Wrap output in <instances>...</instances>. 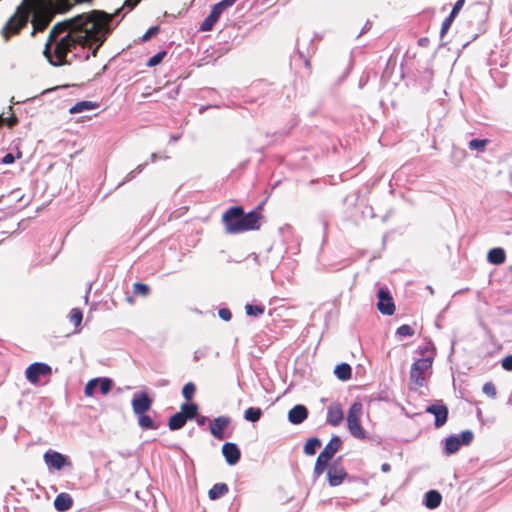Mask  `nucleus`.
Returning <instances> with one entry per match:
<instances>
[{
    "instance_id": "f257e3e1",
    "label": "nucleus",
    "mask_w": 512,
    "mask_h": 512,
    "mask_svg": "<svg viewBox=\"0 0 512 512\" xmlns=\"http://www.w3.org/2000/svg\"><path fill=\"white\" fill-rule=\"evenodd\" d=\"M112 16L104 11L93 10L90 14H80L62 22L56 23L50 30V40L58 33H65L67 28L73 27L81 41V47L90 48L94 42L102 45L106 39V26Z\"/></svg>"
},
{
    "instance_id": "f03ea898",
    "label": "nucleus",
    "mask_w": 512,
    "mask_h": 512,
    "mask_svg": "<svg viewBox=\"0 0 512 512\" xmlns=\"http://www.w3.org/2000/svg\"><path fill=\"white\" fill-rule=\"evenodd\" d=\"M262 204L256 209L245 213L241 206H232L222 214V222L229 234H238L246 231L259 230L263 215Z\"/></svg>"
},
{
    "instance_id": "7ed1b4c3",
    "label": "nucleus",
    "mask_w": 512,
    "mask_h": 512,
    "mask_svg": "<svg viewBox=\"0 0 512 512\" xmlns=\"http://www.w3.org/2000/svg\"><path fill=\"white\" fill-rule=\"evenodd\" d=\"M66 35L58 39L62 33H58L52 40H50V34L48 35L43 54L47 58L48 62L53 66H63L67 64V54L71 52L76 45L81 46V41L78 34L74 31L71 26L65 31Z\"/></svg>"
},
{
    "instance_id": "20e7f679",
    "label": "nucleus",
    "mask_w": 512,
    "mask_h": 512,
    "mask_svg": "<svg viewBox=\"0 0 512 512\" xmlns=\"http://www.w3.org/2000/svg\"><path fill=\"white\" fill-rule=\"evenodd\" d=\"M53 0H25V5L28 11V18L33 13L31 23L33 30L31 35L34 36L36 32L44 31L53 19Z\"/></svg>"
},
{
    "instance_id": "39448f33",
    "label": "nucleus",
    "mask_w": 512,
    "mask_h": 512,
    "mask_svg": "<svg viewBox=\"0 0 512 512\" xmlns=\"http://www.w3.org/2000/svg\"><path fill=\"white\" fill-rule=\"evenodd\" d=\"M28 23V11L25 5V0L17 7L15 13L8 19L1 34L3 38L8 41L11 36L19 34L20 31L26 27Z\"/></svg>"
},
{
    "instance_id": "423d86ee",
    "label": "nucleus",
    "mask_w": 512,
    "mask_h": 512,
    "mask_svg": "<svg viewBox=\"0 0 512 512\" xmlns=\"http://www.w3.org/2000/svg\"><path fill=\"white\" fill-rule=\"evenodd\" d=\"M342 441L338 436H333L325 445L324 449L318 455L313 474L317 478L321 476L328 467L330 461L334 458L335 454L341 449Z\"/></svg>"
},
{
    "instance_id": "0eeeda50",
    "label": "nucleus",
    "mask_w": 512,
    "mask_h": 512,
    "mask_svg": "<svg viewBox=\"0 0 512 512\" xmlns=\"http://www.w3.org/2000/svg\"><path fill=\"white\" fill-rule=\"evenodd\" d=\"M363 406L361 402H354L349 410L347 415V428L350 434L360 440H364L366 438V432L361 425L360 419L362 416Z\"/></svg>"
},
{
    "instance_id": "6e6552de",
    "label": "nucleus",
    "mask_w": 512,
    "mask_h": 512,
    "mask_svg": "<svg viewBox=\"0 0 512 512\" xmlns=\"http://www.w3.org/2000/svg\"><path fill=\"white\" fill-rule=\"evenodd\" d=\"M198 405L196 403H184L180 407V411L172 415L168 420L170 430H178L184 427L188 420H192L197 416Z\"/></svg>"
},
{
    "instance_id": "1a4fd4ad",
    "label": "nucleus",
    "mask_w": 512,
    "mask_h": 512,
    "mask_svg": "<svg viewBox=\"0 0 512 512\" xmlns=\"http://www.w3.org/2000/svg\"><path fill=\"white\" fill-rule=\"evenodd\" d=\"M433 356L429 355L418 359L410 369V380L416 387H422L425 383V373L431 369Z\"/></svg>"
},
{
    "instance_id": "9d476101",
    "label": "nucleus",
    "mask_w": 512,
    "mask_h": 512,
    "mask_svg": "<svg viewBox=\"0 0 512 512\" xmlns=\"http://www.w3.org/2000/svg\"><path fill=\"white\" fill-rule=\"evenodd\" d=\"M235 2L236 0H221L220 2L216 3L212 7L210 14L201 23L199 29L204 32L211 31L214 25L219 20L220 15L223 13V11L233 6Z\"/></svg>"
},
{
    "instance_id": "9b49d317",
    "label": "nucleus",
    "mask_w": 512,
    "mask_h": 512,
    "mask_svg": "<svg viewBox=\"0 0 512 512\" xmlns=\"http://www.w3.org/2000/svg\"><path fill=\"white\" fill-rule=\"evenodd\" d=\"M326 470L328 483L332 487L341 485L348 477V473L341 462V457L332 464H328Z\"/></svg>"
},
{
    "instance_id": "f8f14e48",
    "label": "nucleus",
    "mask_w": 512,
    "mask_h": 512,
    "mask_svg": "<svg viewBox=\"0 0 512 512\" xmlns=\"http://www.w3.org/2000/svg\"><path fill=\"white\" fill-rule=\"evenodd\" d=\"M51 374V367L40 362L29 365L25 371L26 378L31 384H37L41 376H50Z\"/></svg>"
},
{
    "instance_id": "ddd939ff",
    "label": "nucleus",
    "mask_w": 512,
    "mask_h": 512,
    "mask_svg": "<svg viewBox=\"0 0 512 512\" xmlns=\"http://www.w3.org/2000/svg\"><path fill=\"white\" fill-rule=\"evenodd\" d=\"M377 309L383 315H393L395 313V304L392 296L386 288H379L377 292Z\"/></svg>"
},
{
    "instance_id": "4468645a",
    "label": "nucleus",
    "mask_w": 512,
    "mask_h": 512,
    "mask_svg": "<svg viewBox=\"0 0 512 512\" xmlns=\"http://www.w3.org/2000/svg\"><path fill=\"white\" fill-rule=\"evenodd\" d=\"M131 405L133 413L137 416L143 413H147V411L151 409L152 399L146 392H141L134 395Z\"/></svg>"
},
{
    "instance_id": "2eb2a0df",
    "label": "nucleus",
    "mask_w": 512,
    "mask_h": 512,
    "mask_svg": "<svg viewBox=\"0 0 512 512\" xmlns=\"http://www.w3.org/2000/svg\"><path fill=\"white\" fill-rule=\"evenodd\" d=\"M44 462L55 470H61L64 466L70 465V461L66 456L57 451L49 450L43 455Z\"/></svg>"
},
{
    "instance_id": "dca6fc26",
    "label": "nucleus",
    "mask_w": 512,
    "mask_h": 512,
    "mask_svg": "<svg viewBox=\"0 0 512 512\" xmlns=\"http://www.w3.org/2000/svg\"><path fill=\"white\" fill-rule=\"evenodd\" d=\"M426 412L435 416L434 425L436 428L442 427L448 419V408L444 404H433L426 408Z\"/></svg>"
},
{
    "instance_id": "f3484780",
    "label": "nucleus",
    "mask_w": 512,
    "mask_h": 512,
    "mask_svg": "<svg viewBox=\"0 0 512 512\" xmlns=\"http://www.w3.org/2000/svg\"><path fill=\"white\" fill-rule=\"evenodd\" d=\"M230 424V418L226 416H219L215 418L210 424V433L218 440L224 439V429Z\"/></svg>"
},
{
    "instance_id": "a211bd4d",
    "label": "nucleus",
    "mask_w": 512,
    "mask_h": 512,
    "mask_svg": "<svg viewBox=\"0 0 512 512\" xmlns=\"http://www.w3.org/2000/svg\"><path fill=\"white\" fill-rule=\"evenodd\" d=\"M222 454L229 465H235L241 457L240 449L231 442H227L222 446Z\"/></svg>"
},
{
    "instance_id": "6ab92c4d",
    "label": "nucleus",
    "mask_w": 512,
    "mask_h": 512,
    "mask_svg": "<svg viewBox=\"0 0 512 512\" xmlns=\"http://www.w3.org/2000/svg\"><path fill=\"white\" fill-rule=\"evenodd\" d=\"M344 419L343 410L338 403H333L328 407L326 421L329 425L339 426Z\"/></svg>"
},
{
    "instance_id": "aec40b11",
    "label": "nucleus",
    "mask_w": 512,
    "mask_h": 512,
    "mask_svg": "<svg viewBox=\"0 0 512 512\" xmlns=\"http://www.w3.org/2000/svg\"><path fill=\"white\" fill-rule=\"evenodd\" d=\"M308 416V410L303 405L294 406L288 413V419L293 424L302 423Z\"/></svg>"
},
{
    "instance_id": "412c9836",
    "label": "nucleus",
    "mask_w": 512,
    "mask_h": 512,
    "mask_svg": "<svg viewBox=\"0 0 512 512\" xmlns=\"http://www.w3.org/2000/svg\"><path fill=\"white\" fill-rule=\"evenodd\" d=\"M73 505V499L68 493H60L54 500L55 509L59 512L69 510Z\"/></svg>"
},
{
    "instance_id": "4be33fe9",
    "label": "nucleus",
    "mask_w": 512,
    "mask_h": 512,
    "mask_svg": "<svg viewBox=\"0 0 512 512\" xmlns=\"http://www.w3.org/2000/svg\"><path fill=\"white\" fill-rule=\"evenodd\" d=\"M487 259L495 265L503 264L506 260V253L503 248H493L488 252Z\"/></svg>"
},
{
    "instance_id": "5701e85b",
    "label": "nucleus",
    "mask_w": 512,
    "mask_h": 512,
    "mask_svg": "<svg viewBox=\"0 0 512 512\" xmlns=\"http://www.w3.org/2000/svg\"><path fill=\"white\" fill-rule=\"evenodd\" d=\"M442 501V496L437 490H430L425 495V506L429 509L437 508Z\"/></svg>"
},
{
    "instance_id": "b1692460",
    "label": "nucleus",
    "mask_w": 512,
    "mask_h": 512,
    "mask_svg": "<svg viewBox=\"0 0 512 512\" xmlns=\"http://www.w3.org/2000/svg\"><path fill=\"white\" fill-rule=\"evenodd\" d=\"M229 492V487L225 483H216L208 492V496L211 500H216Z\"/></svg>"
},
{
    "instance_id": "393cba45",
    "label": "nucleus",
    "mask_w": 512,
    "mask_h": 512,
    "mask_svg": "<svg viewBox=\"0 0 512 512\" xmlns=\"http://www.w3.org/2000/svg\"><path fill=\"white\" fill-rule=\"evenodd\" d=\"M334 373L339 380L347 381L352 377V368L348 363H341L335 367Z\"/></svg>"
},
{
    "instance_id": "a878e982",
    "label": "nucleus",
    "mask_w": 512,
    "mask_h": 512,
    "mask_svg": "<svg viewBox=\"0 0 512 512\" xmlns=\"http://www.w3.org/2000/svg\"><path fill=\"white\" fill-rule=\"evenodd\" d=\"M461 446L460 439L457 435H451L446 438L444 451L447 455L456 453Z\"/></svg>"
},
{
    "instance_id": "bb28decb",
    "label": "nucleus",
    "mask_w": 512,
    "mask_h": 512,
    "mask_svg": "<svg viewBox=\"0 0 512 512\" xmlns=\"http://www.w3.org/2000/svg\"><path fill=\"white\" fill-rule=\"evenodd\" d=\"M138 424L142 429L148 430H155L158 429L159 425L154 422L151 416H149L147 413H143L140 415H137Z\"/></svg>"
},
{
    "instance_id": "cd10ccee",
    "label": "nucleus",
    "mask_w": 512,
    "mask_h": 512,
    "mask_svg": "<svg viewBox=\"0 0 512 512\" xmlns=\"http://www.w3.org/2000/svg\"><path fill=\"white\" fill-rule=\"evenodd\" d=\"M98 107V104L91 101H80L69 109L71 114L83 112L85 110H92Z\"/></svg>"
},
{
    "instance_id": "c85d7f7f",
    "label": "nucleus",
    "mask_w": 512,
    "mask_h": 512,
    "mask_svg": "<svg viewBox=\"0 0 512 512\" xmlns=\"http://www.w3.org/2000/svg\"><path fill=\"white\" fill-rule=\"evenodd\" d=\"M321 446L320 439L313 437L306 441L304 445V453L307 455H314L316 453V450Z\"/></svg>"
},
{
    "instance_id": "c756f323",
    "label": "nucleus",
    "mask_w": 512,
    "mask_h": 512,
    "mask_svg": "<svg viewBox=\"0 0 512 512\" xmlns=\"http://www.w3.org/2000/svg\"><path fill=\"white\" fill-rule=\"evenodd\" d=\"M262 410L256 407H249L245 413L244 418L249 422H257L262 416Z\"/></svg>"
},
{
    "instance_id": "7c9ffc66",
    "label": "nucleus",
    "mask_w": 512,
    "mask_h": 512,
    "mask_svg": "<svg viewBox=\"0 0 512 512\" xmlns=\"http://www.w3.org/2000/svg\"><path fill=\"white\" fill-rule=\"evenodd\" d=\"M69 319L76 328L79 327L83 319L82 311L79 308H73L70 312Z\"/></svg>"
},
{
    "instance_id": "2f4dec72",
    "label": "nucleus",
    "mask_w": 512,
    "mask_h": 512,
    "mask_svg": "<svg viewBox=\"0 0 512 512\" xmlns=\"http://www.w3.org/2000/svg\"><path fill=\"white\" fill-rule=\"evenodd\" d=\"M196 392V386L192 382L186 383L182 388V395L187 400L190 401Z\"/></svg>"
},
{
    "instance_id": "473e14b6",
    "label": "nucleus",
    "mask_w": 512,
    "mask_h": 512,
    "mask_svg": "<svg viewBox=\"0 0 512 512\" xmlns=\"http://www.w3.org/2000/svg\"><path fill=\"white\" fill-rule=\"evenodd\" d=\"M488 142V139H472L469 141L468 147L471 150L483 151Z\"/></svg>"
},
{
    "instance_id": "72a5a7b5",
    "label": "nucleus",
    "mask_w": 512,
    "mask_h": 512,
    "mask_svg": "<svg viewBox=\"0 0 512 512\" xmlns=\"http://www.w3.org/2000/svg\"><path fill=\"white\" fill-rule=\"evenodd\" d=\"M246 314L249 316H259L264 313L265 307L264 306H258V305H252V304H246L245 306Z\"/></svg>"
},
{
    "instance_id": "f704fd0d",
    "label": "nucleus",
    "mask_w": 512,
    "mask_h": 512,
    "mask_svg": "<svg viewBox=\"0 0 512 512\" xmlns=\"http://www.w3.org/2000/svg\"><path fill=\"white\" fill-rule=\"evenodd\" d=\"M133 291L135 294L146 297L150 293V288L147 284L136 282L133 285Z\"/></svg>"
},
{
    "instance_id": "c9c22d12",
    "label": "nucleus",
    "mask_w": 512,
    "mask_h": 512,
    "mask_svg": "<svg viewBox=\"0 0 512 512\" xmlns=\"http://www.w3.org/2000/svg\"><path fill=\"white\" fill-rule=\"evenodd\" d=\"M98 384L100 385L101 393L106 395L110 392L113 382L110 378H102L98 379Z\"/></svg>"
},
{
    "instance_id": "e433bc0d",
    "label": "nucleus",
    "mask_w": 512,
    "mask_h": 512,
    "mask_svg": "<svg viewBox=\"0 0 512 512\" xmlns=\"http://www.w3.org/2000/svg\"><path fill=\"white\" fill-rule=\"evenodd\" d=\"M396 333H397V335H399L401 337H407V336H413L415 334V331L410 325L403 324L397 328Z\"/></svg>"
},
{
    "instance_id": "4c0bfd02",
    "label": "nucleus",
    "mask_w": 512,
    "mask_h": 512,
    "mask_svg": "<svg viewBox=\"0 0 512 512\" xmlns=\"http://www.w3.org/2000/svg\"><path fill=\"white\" fill-rule=\"evenodd\" d=\"M55 6L59 12H66L73 6L71 0H55Z\"/></svg>"
},
{
    "instance_id": "58836bf2",
    "label": "nucleus",
    "mask_w": 512,
    "mask_h": 512,
    "mask_svg": "<svg viewBox=\"0 0 512 512\" xmlns=\"http://www.w3.org/2000/svg\"><path fill=\"white\" fill-rule=\"evenodd\" d=\"M166 56V51H161V52H158L156 55H154L153 57H151L148 62H147V66L148 67H153V66H156L158 65L159 63H161V61L163 60V58Z\"/></svg>"
},
{
    "instance_id": "ea45409f",
    "label": "nucleus",
    "mask_w": 512,
    "mask_h": 512,
    "mask_svg": "<svg viewBox=\"0 0 512 512\" xmlns=\"http://www.w3.org/2000/svg\"><path fill=\"white\" fill-rule=\"evenodd\" d=\"M482 390L490 398H495L496 395H497L496 387H495V385L492 382H486L483 385Z\"/></svg>"
},
{
    "instance_id": "a19ab883",
    "label": "nucleus",
    "mask_w": 512,
    "mask_h": 512,
    "mask_svg": "<svg viewBox=\"0 0 512 512\" xmlns=\"http://www.w3.org/2000/svg\"><path fill=\"white\" fill-rule=\"evenodd\" d=\"M458 437L460 439L461 444L469 445L472 442L474 435L470 430H465L461 432L460 436Z\"/></svg>"
},
{
    "instance_id": "79ce46f5",
    "label": "nucleus",
    "mask_w": 512,
    "mask_h": 512,
    "mask_svg": "<svg viewBox=\"0 0 512 512\" xmlns=\"http://www.w3.org/2000/svg\"><path fill=\"white\" fill-rule=\"evenodd\" d=\"M98 385V379H92L88 381V383L85 386L84 393L87 397H91L94 394V390L96 386Z\"/></svg>"
},
{
    "instance_id": "37998d69",
    "label": "nucleus",
    "mask_w": 512,
    "mask_h": 512,
    "mask_svg": "<svg viewBox=\"0 0 512 512\" xmlns=\"http://www.w3.org/2000/svg\"><path fill=\"white\" fill-rule=\"evenodd\" d=\"M160 31V28L159 26H153V27H150L146 33L142 36L141 40L142 42H146L148 40H150L152 37L156 36Z\"/></svg>"
},
{
    "instance_id": "c03bdc74",
    "label": "nucleus",
    "mask_w": 512,
    "mask_h": 512,
    "mask_svg": "<svg viewBox=\"0 0 512 512\" xmlns=\"http://www.w3.org/2000/svg\"><path fill=\"white\" fill-rule=\"evenodd\" d=\"M454 19L450 17L449 15L444 19L442 26H441V37H443L445 34H447L449 28L451 27Z\"/></svg>"
},
{
    "instance_id": "a18cd8bd",
    "label": "nucleus",
    "mask_w": 512,
    "mask_h": 512,
    "mask_svg": "<svg viewBox=\"0 0 512 512\" xmlns=\"http://www.w3.org/2000/svg\"><path fill=\"white\" fill-rule=\"evenodd\" d=\"M465 4V0H457L454 4L452 11L450 12L449 16L455 19V17L458 15V13L461 11Z\"/></svg>"
},
{
    "instance_id": "49530a36",
    "label": "nucleus",
    "mask_w": 512,
    "mask_h": 512,
    "mask_svg": "<svg viewBox=\"0 0 512 512\" xmlns=\"http://www.w3.org/2000/svg\"><path fill=\"white\" fill-rule=\"evenodd\" d=\"M218 315L224 321H230L232 318V313L228 308L219 309Z\"/></svg>"
},
{
    "instance_id": "de8ad7c7",
    "label": "nucleus",
    "mask_w": 512,
    "mask_h": 512,
    "mask_svg": "<svg viewBox=\"0 0 512 512\" xmlns=\"http://www.w3.org/2000/svg\"><path fill=\"white\" fill-rule=\"evenodd\" d=\"M502 367L507 371H512V355H508L502 360Z\"/></svg>"
},
{
    "instance_id": "09e8293b",
    "label": "nucleus",
    "mask_w": 512,
    "mask_h": 512,
    "mask_svg": "<svg viewBox=\"0 0 512 512\" xmlns=\"http://www.w3.org/2000/svg\"><path fill=\"white\" fill-rule=\"evenodd\" d=\"M15 161L13 154L8 153L2 158L3 164H12Z\"/></svg>"
},
{
    "instance_id": "8fccbe9b",
    "label": "nucleus",
    "mask_w": 512,
    "mask_h": 512,
    "mask_svg": "<svg viewBox=\"0 0 512 512\" xmlns=\"http://www.w3.org/2000/svg\"><path fill=\"white\" fill-rule=\"evenodd\" d=\"M140 1L141 0H125L124 6H127L130 9H133L134 7H136L138 5V3Z\"/></svg>"
},
{
    "instance_id": "3c124183",
    "label": "nucleus",
    "mask_w": 512,
    "mask_h": 512,
    "mask_svg": "<svg viewBox=\"0 0 512 512\" xmlns=\"http://www.w3.org/2000/svg\"><path fill=\"white\" fill-rule=\"evenodd\" d=\"M7 122V125L12 128L13 126H15L17 123H18V119L16 116H11L9 117L7 120H5Z\"/></svg>"
},
{
    "instance_id": "603ef678",
    "label": "nucleus",
    "mask_w": 512,
    "mask_h": 512,
    "mask_svg": "<svg viewBox=\"0 0 512 512\" xmlns=\"http://www.w3.org/2000/svg\"><path fill=\"white\" fill-rule=\"evenodd\" d=\"M390 470H391V466H390V464H388V463H383V464L381 465V471H382V472H384V473H388V472H390Z\"/></svg>"
},
{
    "instance_id": "864d4df0",
    "label": "nucleus",
    "mask_w": 512,
    "mask_h": 512,
    "mask_svg": "<svg viewBox=\"0 0 512 512\" xmlns=\"http://www.w3.org/2000/svg\"><path fill=\"white\" fill-rule=\"evenodd\" d=\"M206 420H207V418L205 416H201L197 419V423H198V425H204Z\"/></svg>"
},
{
    "instance_id": "5fc2aeb1",
    "label": "nucleus",
    "mask_w": 512,
    "mask_h": 512,
    "mask_svg": "<svg viewBox=\"0 0 512 512\" xmlns=\"http://www.w3.org/2000/svg\"><path fill=\"white\" fill-rule=\"evenodd\" d=\"M100 46H101V45H99V42H97L96 47L92 50V53H91V55H92L93 57H96V56H97L98 49L100 48Z\"/></svg>"
},
{
    "instance_id": "6e6d98bb",
    "label": "nucleus",
    "mask_w": 512,
    "mask_h": 512,
    "mask_svg": "<svg viewBox=\"0 0 512 512\" xmlns=\"http://www.w3.org/2000/svg\"><path fill=\"white\" fill-rule=\"evenodd\" d=\"M92 0H74V3L76 4H80V3H88V2H91Z\"/></svg>"
},
{
    "instance_id": "4d7b16f0",
    "label": "nucleus",
    "mask_w": 512,
    "mask_h": 512,
    "mask_svg": "<svg viewBox=\"0 0 512 512\" xmlns=\"http://www.w3.org/2000/svg\"><path fill=\"white\" fill-rule=\"evenodd\" d=\"M4 122H5V119L3 118L2 115H0V125H2Z\"/></svg>"
},
{
    "instance_id": "13d9d810",
    "label": "nucleus",
    "mask_w": 512,
    "mask_h": 512,
    "mask_svg": "<svg viewBox=\"0 0 512 512\" xmlns=\"http://www.w3.org/2000/svg\"><path fill=\"white\" fill-rule=\"evenodd\" d=\"M305 64H306L307 67H310V63H309L308 60L305 61Z\"/></svg>"
},
{
    "instance_id": "bf43d9fd",
    "label": "nucleus",
    "mask_w": 512,
    "mask_h": 512,
    "mask_svg": "<svg viewBox=\"0 0 512 512\" xmlns=\"http://www.w3.org/2000/svg\"><path fill=\"white\" fill-rule=\"evenodd\" d=\"M128 301H129L130 303H133V299H132L131 297H128Z\"/></svg>"
}]
</instances>
